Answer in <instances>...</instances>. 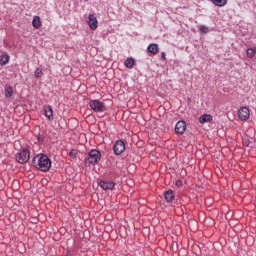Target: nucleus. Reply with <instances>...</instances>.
<instances>
[{
	"mask_svg": "<svg viewBox=\"0 0 256 256\" xmlns=\"http://www.w3.org/2000/svg\"><path fill=\"white\" fill-rule=\"evenodd\" d=\"M33 165L38 171L47 173L51 169V159L46 154H38L33 158Z\"/></svg>",
	"mask_w": 256,
	"mask_h": 256,
	"instance_id": "nucleus-1",
	"label": "nucleus"
},
{
	"mask_svg": "<svg viewBox=\"0 0 256 256\" xmlns=\"http://www.w3.org/2000/svg\"><path fill=\"white\" fill-rule=\"evenodd\" d=\"M98 161H101V152L97 149H92L89 151L88 157L85 158V166L97 165Z\"/></svg>",
	"mask_w": 256,
	"mask_h": 256,
	"instance_id": "nucleus-2",
	"label": "nucleus"
},
{
	"mask_svg": "<svg viewBox=\"0 0 256 256\" xmlns=\"http://www.w3.org/2000/svg\"><path fill=\"white\" fill-rule=\"evenodd\" d=\"M89 106L95 113H104L107 109V106L99 100H90Z\"/></svg>",
	"mask_w": 256,
	"mask_h": 256,
	"instance_id": "nucleus-3",
	"label": "nucleus"
},
{
	"mask_svg": "<svg viewBox=\"0 0 256 256\" xmlns=\"http://www.w3.org/2000/svg\"><path fill=\"white\" fill-rule=\"evenodd\" d=\"M29 159H31V153L27 149H23L21 152H18L16 154V161L18 163H21V164L27 163Z\"/></svg>",
	"mask_w": 256,
	"mask_h": 256,
	"instance_id": "nucleus-4",
	"label": "nucleus"
},
{
	"mask_svg": "<svg viewBox=\"0 0 256 256\" xmlns=\"http://www.w3.org/2000/svg\"><path fill=\"white\" fill-rule=\"evenodd\" d=\"M113 151L115 155H121L125 151V142L123 140H117L114 144Z\"/></svg>",
	"mask_w": 256,
	"mask_h": 256,
	"instance_id": "nucleus-5",
	"label": "nucleus"
},
{
	"mask_svg": "<svg viewBox=\"0 0 256 256\" xmlns=\"http://www.w3.org/2000/svg\"><path fill=\"white\" fill-rule=\"evenodd\" d=\"M88 25L92 31H95L99 25V21H97V16L95 14H89L88 16Z\"/></svg>",
	"mask_w": 256,
	"mask_h": 256,
	"instance_id": "nucleus-6",
	"label": "nucleus"
},
{
	"mask_svg": "<svg viewBox=\"0 0 256 256\" xmlns=\"http://www.w3.org/2000/svg\"><path fill=\"white\" fill-rule=\"evenodd\" d=\"M238 117L241 121H247L250 117V111L247 107H241L238 111Z\"/></svg>",
	"mask_w": 256,
	"mask_h": 256,
	"instance_id": "nucleus-7",
	"label": "nucleus"
},
{
	"mask_svg": "<svg viewBox=\"0 0 256 256\" xmlns=\"http://www.w3.org/2000/svg\"><path fill=\"white\" fill-rule=\"evenodd\" d=\"M186 129H187V124L185 123V121L181 120L176 123L175 131L178 135H183Z\"/></svg>",
	"mask_w": 256,
	"mask_h": 256,
	"instance_id": "nucleus-8",
	"label": "nucleus"
},
{
	"mask_svg": "<svg viewBox=\"0 0 256 256\" xmlns=\"http://www.w3.org/2000/svg\"><path fill=\"white\" fill-rule=\"evenodd\" d=\"M100 187L104 191H111L115 189V183L114 182H108V181H101L100 182Z\"/></svg>",
	"mask_w": 256,
	"mask_h": 256,
	"instance_id": "nucleus-9",
	"label": "nucleus"
},
{
	"mask_svg": "<svg viewBox=\"0 0 256 256\" xmlns=\"http://www.w3.org/2000/svg\"><path fill=\"white\" fill-rule=\"evenodd\" d=\"M43 109L45 112V117H47L49 121H53V108L51 107V105H46Z\"/></svg>",
	"mask_w": 256,
	"mask_h": 256,
	"instance_id": "nucleus-10",
	"label": "nucleus"
},
{
	"mask_svg": "<svg viewBox=\"0 0 256 256\" xmlns=\"http://www.w3.org/2000/svg\"><path fill=\"white\" fill-rule=\"evenodd\" d=\"M42 25L43 23L41 22V17L34 16L32 20V26L34 27V29H41Z\"/></svg>",
	"mask_w": 256,
	"mask_h": 256,
	"instance_id": "nucleus-11",
	"label": "nucleus"
},
{
	"mask_svg": "<svg viewBox=\"0 0 256 256\" xmlns=\"http://www.w3.org/2000/svg\"><path fill=\"white\" fill-rule=\"evenodd\" d=\"M211 121H213V116H211V114H204L199 118V123L202 125L203 123H211Z\"/></svg>",
	"mask_w": 256,
	"mask_h": 256,
	"instance_id": "nucleus-12",
	"label": "nucleus"
},
{
	"mask_svg": "<svg viewBox=\"0 0 256 256\" xmlns=\"http://www.w3.org/2000/svg\"><path fill=\"white\" fill-rule=\"evenodd\" d=\"M4 93L7 99H9V97H13L14 95L13 86L7 84L4 88Z\"/></svg>",
	"mask_w": 256,
	"mask_h": 256,
	"instance_id": "nucleus-13",
	"label": "nucleus"
},
{
	"mask_svg": "<svg viewBox=\"0 0 256 256\" xmlns=\"http://www.w3.org/2000/svg\"><path fill=\"white\" fill-rule=\"evenodd\" d=\"M147 50L152 54V55H157L159 53V45L156 43H152L148 46Z\"/></svg>",
	"mask_w": 256,
	"mask_h": 256,
	"instance_id": "nucleus-14",
	"label": "nucleus"
},
{
	"mask_svg": "<svg viewBox=\"0 0 256 256\" xmlns=\"http://www.w3.org/2000/svg\"><path fill=\"white\" fill-rule=\"evenodd\" d=\"M164 199H165V201H167L168 203H171V201H173V199H175V194H173V190H168V191L164 194Z\"/></svg>",
	"mask_w": 256,
	"mask_h": 256,
	"instance_id": "nucleus-15",
	"label": "nucleus"
},
{
	"mask_svg": "<svg viewBox=\"0 0 256 256\" xmlns=\"http://www.w3.org/2000/svg\"><path fill=\"white\" fill-rule=\"evenodd\" d=\"M124 65L127 69H133L135 65V59L133 58H127L124 62Z\"/></svg>",
	"mask_w": 256,
	"mask_h": 256,
	"instance_id": "nucleus-16",
	"label": "nucleus"
},
{
	"mask_svg": "<svg viewBox=\"0 0 256 256\" xmlns=\"http://www.w3.org/2000/svg\"><path fill=\"white\" fill-rule=\"evenodd\" d=\"M215 7H225L227 5V0H210Z\"/></svg>",
	"mask_w": 256,
	"mask_h": 256,
	"instance_id": "nucleus-17",
	"label": "nucleus"
},
{
	"mask_svg": "<svg viewBox=\"0 0 256 256\" xmlns=\"http://www.w3.org/2000/svg\"><path fill=\"white\" fill-rule=\"evenodd\" d=\"M9 54H4L2 56H0V65H7V63H9Z\"/></svg>",
	"mask_w": 256,
	"mask_h": 256,
	"instance_id": "nucleus-18",
	"label": "nucleus"
},
{
	"mask_svg": "<svg viewBox=\"0 0 256 256\" xmlns=\"http://www.w3.org/2000/svg\"><path fill=\"white\" fill-rule=\"evenodd\" d=\"M246 53H247V57H249V59H253V57H255L256 50L253 48H248Z\"/></svg>",
	"mask_w": 256,
	"mask_h": 256,
	"instance_id": "nucleus-19",
	"label": "nucleus"
},
{
	"mask_svg": "<svg viewBox=\"0 0 256 256\" xmlns=\"http://www.w3.org/2000/svg\"><path fill=\"white\" fill-rule=\"evenodd\" d=\"M199 31H200V33L207 34V33H209V27L201 25L199 27Z\"/></svg>",
	"mask_w": 256,
	"mask_h": 256,
	"instance_id": "nucleus-20",
	"label": "nucleus"
},
{
	"mask_svg": "<svg viewBox=\"0 0 256 256\" xmlns=\"http://www.w3.org/2000/svg\"><path fill=\"white\" fill-rule=\"evenodd\" d=\"M69 157L71 159H76V157H77V150H75V149L70 150Z\"/></svg>",
	"mask_w": 256,
	"mask_h": 256,
	"instance_id": "nucleus-21",
	"label": "nucleus"
},
{
	"mask_svg": "<svg viewBox=\"0 0 256 256\" xmlns=\"http://www.w3.org/2000/svg\"><path fill=\"white\" fill-rule=\"evenodd\" d=\"M35 77H43V71L41 69L37 68L34 72Z\"/></svg>",
	"mask_w": 256,
	"mask_h": 256,
	"instance_id": "nucleus-22",
	"label": "nucleus"
},
{
	"mask_svg": "<svg viewBox=\"0 0 256 256\" xmlns=\"http://www.w3.org/2000/svg\"><path fill=\"white\" fill-rule=\"evenodd\" d=\"M161 58H162L164 61H167V55L165 54V52H162V53H161Z\"/></svg>",
	"mask_w": 256,
	"mask_h": 256,
	"instance_id": "nucleus-23",
	"label": "nucleus"
},
{
	"mask_svg": "<svg viewBox=\"0 0 256 256\" xmlns=\"http://www.w3.org/2000/svg\"><path fill=\"white\" fill-rule=\"evenodd\" d=\"M183 185V182L181 180L176 181V187H181Z\"/></svg>",
	"mask_w": 256,
	"mask_h": 256,
	"instance_id": "nucleus-24",
	"label": "nucleus"
},
{
	"mask_svg": "<svg viewBox=\"0 0 256 256\" xmlns=\"http://www.w3.org/2000/svg\"><path fill=\"white\" fill-rule=\"evenodd\" d=\"M244 145H246V147H249V142H248V141H245V142H244Z\"/></svg>",
	"mask_w": 256,
	"mask_h": 256,
	"instance_id": "nucleus-25",
	"label": "nucleus"
}]
</instances>
